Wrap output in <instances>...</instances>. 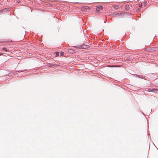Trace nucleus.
I'll return each mask as SVG.
<instances>
[{"label":"nucleus","mask_w":158,"mask_h":158,"mask_svg":"<svg viewBox=\"0 0 158 158\" xmlns=\"http://www.w3.org/2000/svg\"><path fill=\"white\" fill-rule=\"evenodd\" d=\"M147 91L149 92H152L155 93H156L158 92V90L155 88H148Z\"/></svg>","instance_id":"nucleus-1"},{"label":"nucleus","mask_w":158,"mask_h":158,"mask_svg":"<svg viewBox=\"0 0 158 158\" xmlns=\"http://www.w3.org/2000/svg\"><path fill=\"white\" fill-rule=\"evenodd\" d=\"M55 54L56 56L57 57L59 56V52H55Z\"/></svg>","instance_id":"nucleus-11"},{"label":"nucleus","mask_w":158,"mask_h":158,"mask_svg":"<svg viewBox=\"0 0 158 158\" xmlns=\"http://www.w3.org/2000/svg\"><path fill=\"white\" fill-rule=\"evenodd\" d=\"M97 7L99 9L101 10H102L103 7L102 6H97Z\"/></svg>","instance_id":"nucleus-10"},{"label":"nucleus","mask_w":158,"mask_h":158,"mask_svg":"<svg viewBox=\"0 0 158 158\" xmlns=\"http://www.w3.org/2000/svg\"><path fill=\"white\" fill-rule=\"evenodd\" d=\"M2 55H3V53H2L0 52V56Z\"/></svg>","instance_id":"nucleus-19"},{"label":"nucleus","mask_w":158,"mask_h":158,"mask_svg":"<svg viewBox=\"0 0 158 158\" xmlns=\"http://www.w3.org/2000/svg\"><path fill=\"white\" fill-rule=\"evenodd\" d=\"M18 2H20V1H18Z\"/></svg>","instance_id":"nucleus-25"},{"label":"nucleus","mask_w":158,"mask_h":158,"mask_svg":"<svg viewBox=\"0 0 158 158\" xmlns=\"http://www.w3.org/2000/svg\"><path fill=\"white\" fill-rule=\"evenodd\" d=\"M147 2H145L144 3V7H145V6H146V5H147Z\"/></svg>","instance_id":"nucleus-17"},{"label":"nucleus","mask_w":158,"mask_h":158,"mask_svg":"<svg viewBox=\"0 0 158 158\" xmlns=\"http://www.w3.org/2000/svg\"><path fill=\"white\" fill-rule=\"evenodd\" d=\"M56 65H57V64H51L50 63H49L48 64V66L49 67L54 66Z\"/></svg>","instance_id":"nucleus-9"},{"label":"nucleus","mask_w":158,"mask_h":158,"mask_svg":"<svg viewBox=\"0 0 158 158\" xmlns=\"http://www.w3.org/2000/svg\"><path fill=\"white\" fill-rule=\"evenodd\" d=\"M2 49L6 52H8V49L5 47L3 48Z\"/></svg>","instance_id":"nucleus-12"},{"label":"nucleus","mask_w":158,"mask_h":158,"mask_svg":"<svg viewBox=\"0 0 158 158\" xmlns=\"http://www.w3.org/2000/svg\"><path fill=\"white\" fill-rule=\"evenodd\" d=\"M27 69H24L23 70H19L18 71H15L14 72V74H16V73L18 72V73H22L21 74H25V71H27Z\"/></svg>","instance_id":"nucleus-3"},{"label":"nucleus","mask_w":158,"mask_h":158,"mask_svg":"<svg viewBox=\"0 0 158 158\" xmlns=\"http://www.w3.org/2000/svg\"><path fill=\"white\" fill-rule=\"evenodd\" d=\"M135 76L138 77H139V78H141L142 79H143L144 80H146V78H145L144 77L141 75H138L137 74H135Z\"/></svg>","instance_id":"nucleus-5"},{"label":"nucleus","mask_w":158,"mask_h":158,"mask_svg":"<svg viewBox=\"0 0 158 158\" xmlns=\"http://www.w3.org/2000/svg\"><path fill=\"white\" fill-rule=\"evenodd\" d=\"M140 9L139 8H138L137 9V11H139Z\"/></svg>","instance_id":"nucleus-18"},{"label":"nucleus","mask_w":158,"mask_h":158,"mask_svg":"<svg viewBox=\"0 0 158 158\" xmlns=\"http://www.w3.org/2000/svg\"><path fill=\"white\" fill-rule=\"evenodd\" d=\"M106 22V21H104V23H105Z\"/></svg>","instance_id":"nucleus-23"},{"label":"nucleus","mask_w":158,"mask_h":158,"mask_svg":"<svg viewBox=\"0 0 158 158\" xmlns=\"http://www.w3.org/2000/svg\"><path fill=\"white\" fill-rule=\"evenodd\" d=\"M68 52L69 53H72L73 54L75 53V51L74 50L71 49H69L68 50Z\"/></svg>","instance_id":"nucleus-6"},{"label":"nucleus","mask_w":158,"mask_h":158,"mask_svg":"<svg viewBox=\"0 0 158 158\" xmlns=\"http://www.w3.org/2000/svg\"><path fill=\"white\" fill-rule=\"evenodd\" d=\"M118 6H114V8L115 9H117L118 8Z\"/></svg>","instance_id":"nucleus-16"},{"label":"nucleus","mask_w":158,"mask_h":158,"mask_svg":"<svg viewBox=\"0 0 158 158\" xmlns=\"http://www.w3.org/2000/svg\"><path fill=\"white\" fill-rule=\"evenodd\" d=\"M18 2H20V1H18Z\"/></svg>","instance_id":"nucleus-26"},{"label":"nucleus","mask_w":158,"mask_h":158,"mask_svg":"<svg viewBox=\"0 0 158 158\" xmlns=\"http://www.w3.org/2000/svg\"><path fill=\"white\" fill-rule=\"evenodd\" d=\"M123 14L124 13H121L113 14L112 15V16L115 17H120L121 16H122V15H123Z\"/></svg>","instance_id":"nucleus-4"},{"label":"nucleus","mask_w":158,"mask_h":158,"mask_svg":"<svg viewBox=\"0 0 158 158\" xmlns=\"http://www.w3.org/2000/svg\"><path fill=\"white\" fill-rule=\"evenodd\" d=\"M108 66L109 67H115L117 66L119 67L120 66L119 65H108Z\"/></svg>","instance_id":"nucleus-8"},{"label":"nucleus","mask_w":158,"mask_h":158,"mask_svg":"<svg viewBox=\"0 0 158 158\" xmlns=\"http://www.w3.org/2000/svg\"><path fill=\"white\" fill-rule=\"evenodd\" d=\"M129 59H130V58H129V57H127V60H129Z\"/></svg>","instance_id":"nucleus-20"},{"label":"nucleus","mask_w":158,"mask_h":158,"mask_svg":"<svg viewBox=\"0 0 158 158\" xmlns=\"http://www.w3.org/2000/svg\"><path fill=\"white\" fill-rule=\"evenodd\" d=\"M64 52H61L60 53V55L61 56L64 55Z\"/></svg>","instance_id":"nucleus-14"},{"label":"nucleus","mask_w":158,"mask_h":158,"mask_svg":"<svg viewBox=\"0 0 158 158\" xmlns=\"http://www.w3.org/2000/svg\"><path fill=\"white\" fill-rule=\"evenodd\" d=\"M147 156H148V155Z\"/></svg>","instance_id":"nucleus-24"},{"label":"nucleus","mask_w":158,"mask_h":158,"mask_svg":"<svg viewBox=\"0 0 158 158\" xmlns=\"http://www.w3.org/2000/svg\"><path fill=\"white\" fill-rule=\"evenodd\" d=\"M129 59H130V58H129V57H127V60H129Z\"/></svg>","instance_id":"nucleus-21"},{"label":"nucleus","mask_w":158,"mask_h":158,"mask_svg":"<svg viewBox=\"0 0 158 158\" xmlns=\"http://www.w3.org/2000/svg\"><path fill=\"white\" fill-rule=\"evenodd\" d=\"M88 6H83L81 8V10L83 11H85L86 9L88 8Z\"/></svg>","instance_id":"nucleus-7"},{"label":"nucleus","mask_w":158,"mask_h":158,"mask_svg":"<svg viewBox=\"0 0 158 158\" xmlns=\"http://www.w3.org/2000/svg\"><path fill=\"white\" fill-rule=\"evenodd\" d=\"M78 47H75V48H78L80 49H86L88 48L89 46L83 44L80 45L78 46Z\"/></svg>","instance_id":"nucleus-2"},{"label":"nucleus","mask_w":158,"mask_h":158,"mask_svg":"<svg viewBox=\"0 0 158 158\" xmlns=\"http://www.w3.org/2000/svg\"><path fill=\"white\" fill-rule=\"evenodd\" d=\"M142 6H143V4L142 3H141L139 4V6L140 7H141Z\"/></svg>","instance_id":"nucleus-15"},{"label":"nucleus","mask_w":158,"mask_h":158,"mask_svg":"<svg viewBox=\"0 0 158 158\" xmlns=\"http://www.w3.org/2000/svg\"><path fill=\"white\" fill-rule=\"evenodd\" d=\"M6 10V9H3V10Z\"/></svg>","instance_id":"nucleus-22"},{"label":"nucleus","mask_w":158,"mask_h":158,"mask_svg":"<svg viewBox=\"0 0 158 158\" xmlns=\"http://www.w3.org/2000/svg\"><path fill=\"white\" fill-rule=\"evenodd\" d=\"M125 7V8L127 9H129V6L128 5H126Z\"/></svg>","instance_id":"nucleus-13"}]
</instances>
